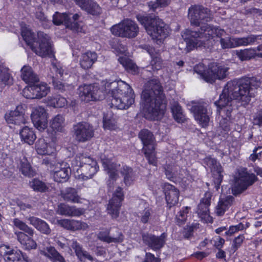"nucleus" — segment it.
<instances>
[{"label":"nucleus","mask_w":262,"mask_h":262,"mask_svg":"<svg viewBox=\"0 0 262 262\" xmlns=\"http://www.w3.org/2000/svg\"><path fill=\"white\" fill-rule=\"evenodd\" d=\"M261 81L255 77H244L228 82L215 104L219 107L217 113L222 118H230L232 111L230 104L233 99L247 104L254 96L255 90L260 86Z\"/></svg>","instance_id":"nucleus-1"},{"label":"nucleus","mask_w":262,"mask_h":262,"mask_svg":"<svg viewBox=\"0 0 262 262\" xmlns=\"http://www.w3.org/2000/svg\"><path fill=\"white\" fill-rule=\"evenodd\" d=\"M141 99L149 119L158 120L163 116L166 107L165 96L158 79H150L145 84Z\"/></svg>","instance_id":"nucleus-2"},{"label":"nucleus","mask_w":262,"mask_h":262,"mask_svg":"<svg viewBox=\"0 0 262 262\" xmlns=\"http://www.w3.org/2000/svg\"><path fill=\"white\" fill-rule=\"evenodd\" d=\"M224 32L222 30L213 29L209 25L201 27V31L186 29L182 35L184 40L179 45L180 50L188 53L195 47L205 46L206 42L215 34L222 36Z\"/></svg>","instance_id":"nucleus-3"},{"label":"nucleus","mask_w":262,"mask_h":262,"mask_svg":"<svg viewBox=\"0 0 262 262\" xmlns=\"http://www.w3.org/2000/svg\"><path fill=\"white\" fill-rule=\"evenodd\" d=\"M137 18L144 26L147 34L158 44L169 34L168 28L162 19L155 16L137 15Z\"/></svg>","instance_id":"nucleus-4"},{"label":"nucleus","mask_w":262,"mask_h":262,"mask_svg":"<svg viewBox=\"0 0 262 262\" xmlns=\"http://www.w3.org/2000/svg\"><path fill=\"white\" fill-rule=\"evenodd\" d=\"M101 162L104 170L109 175L110 179L107 181V185L111 188L114 185V182L118 177V171H120L123 177L124 183L126 186H130L136 180V176L133 169L126 165L121 167L119 164L115 163L110 159L102 158Z\"/></svg>","instance_id":"nucleus-5"},{"label":"nucleus","mask_w":262,"mask_h":262,"mask_svg":"<svg viewBox=\"0 0 262 262\" xmlns=\"http://www.w3.org/2000/svg\"><path fill=\"white\" fill-rule=\"evenodd\" d=\"M118 91H114L111 103L118 109H127L135 102L134 93L131 87L125 82H121Z\"/></svg>","instance_id":"nucleus-6"},{"label":"nucleus","mask_w":262,"mask_h":262,"mask_svg":"<svg viewBox=\"0 0 262 262\" xmlns=\"http://www.w3.org/2000/svg\"><path fill=\"white\" fill-rule=\"evenodd\" d=\"M139 137L144 145L142 151L147 159L148 163L154 166H157V160L155 148V141L152 133L148 129H143L139 134Z\"/></svg>","instance_id":"nucleus-7"},{"label":"nucleus","mask_w":262,"mask_h":262,"mask_svg":"<svg viewBox=\"0 0 262 262\" xmlns=\"http://www.w3.org/2000/svg\"><path fill=\"white\" fill-rule=\"evenodd\" d=\"M188 18L191 25L200 26V29L198 31H201V27L208 25L206 23L211 21L213 16L209 9L202 6H194L188 10Z\"/></svg>","instance_id":"nucleus-8"},{"label":"nucleus","mask_w":262,"mask_h":262,"mask_svg":"<svg viewBox=\"0 0 262 262\" xmlns=\"http://www.w3.org/2000/svg\"><path fill=\"white\" fill-rule=\"evenodd\" d=\"M257 180L256 176L249 173L246 168H242L238 172V177L235 179L232 187V193L237 196L244 192Z\"/></svg>","instance_id":"nucleus-9"},{"label":"nucleus","mask_w":262,"mask_h":262,"mask_svg":"<svg viewBox=\"0 0 262 262\" xmlns=\"http://www.w3.org/2000/svg\"><path fill=\"white\" fill-rule=\"evenodd\" d=\"M138 25L133 20L125 19L118 24L114 25L111 29L113 34L127 38L135 37L139 32Z\"/></svg>","instance_id":"nucleus-10"},{"label":"nucleus","mask_w":262,"mask_h":262,"mask_svg":"<svg viewBox=\"0 0 262 262\" xmlns=\"http://www.w3.org/2000/svg\"><path fill=\"white\" fill-rule=\"evenodd\" d=\"M38 47L34 45L32 47V50L37 55L42 57H53L54 56L53 45L48 35L42 32H38Z\"/></svg>","instance_id":"nucleus-11"},{"label":"nucleus","mask_w":262,"mask_h":262,"mask_svg":"<svg viewBox=\"0 0 262 262\" xmlns=\"http://www.w3.org/2000/svg\"><path fill=\"white\" fill-rule=\"evenodd\" d=\"M190 112L195 120L202 127L208 126L210 121V109L208 105L203 102H191Z\"/></svg>","instance_id":"nucleus-12"},{"label":"nucleus","mask_w":262,"mask_h":262,"mask_svg":"<svg viewBox=\"0 0 262 262\" xmlns=\"http://www.w3.org/2000/svg\"><path fill=\"white\" fill-rule=\"evenodd\" d=\"M78 91L81 100L86 102L104 98V92L96 84H84L80 86Z\"/></svg>","instance_id":"nucleus-13"},{"label":"nucleus","mask_w":262,"mask_h":262,"mask_svg":"<svg viewBox=\"0 0 262 262\" xmlns=\"http://www.w3.org/2000/svg\"><path fill=\"white\" fill-rule=\"evenodd\" d=\"M124 199V194L121 187H118L116 189L112 199L109 201L106 210L107 213L112 218L116 219L119 214L121 203Z\"/></svg>","instance_id":"nucleus-14"},{"label":"nucleus","mask_w":262,"mask_h":262,"mask_svg":"<svg viewBox=\"0 0 262 262\" xmlns=\"http://www.w3.org/2000/svg\"><path fill=\"white\" fill-rule=\"evenodd\" d=\"M74 135L78 142H84L91 139L94 136L93 126L86 122H80L74 126Z\"/></svg>","instance_id":"nucleus-15"},{"label":"nucleus","mask_w":262,"mask_h":262,"mask_svg":"<svg viewBox=\"0 0 262 262\" xmlns=\"http://www.w3.org/2000/svg\"><path fill=\"white\" fill-rule=\"evenodd\" d=\"M166 234L163 233L160 236L151 233H144L142 235L143 243L154 250L161 249L165 244Z\"/></svg>","instance_id":"nucleus-16"},{"label":"nucleus","mask_w":262,"mask_h":262,"mask_svg":"<svg viewBox=\"0 0 262 262\" xmlns=\"http://www.w3.org/2000/svg\"><path fill=\"white\" fill-rule=\"evenodd\" d=\"M204 162L211 169L212 173L215 188L217 190L223 180V169L221 164L217 162L216 160L210 156L206 157L204 159Z\"/></svg>","instance_id":"nucleus-17"},{"label":"nucleus","mask_w":262,"mask_h":262,"mask_svg":"<svg viewBox=\"0 0 262 262\" xmlns=\"http://www.w3.org/2000/svg\"><path fill=\"white\" fill-rule=\"evenodd\" d=\"M31 119L35 126L38 130H43L47 127V113L41 106H37L33 109L31 114Z\"/></svg>","instance_id":"nucleus-18"},{"label":"nucleus","mask_w":262,"mask_h":262,"mask_svg":"<svg viewBox=\"0 0 262 262\" xmlns=\"http://www.w3.org/2000/svg\"><path fill=\"white\" fill-rule=\"evenodd\" d=\"M34 231L32 229L30 233L15 231L14 234L23 248L26 250L35 249L37 247L36 242L33 239Z\"/></svg>","instance_id":"nucleus-19"},{"label":"nucleus","mask_w":262,"mask_h":262,"mask_svg":"<svg viewBox=\"0 0 262 262\" xmlns=\"http://www.w3.org/2000/svg\"><path fill=\"white\" fill-rule=\"evenodd\" d=\"M229 68L220 66L216 63H212L210 66V72H208V77L205 78L206 81L210 83L213 82L215 79L225 78L228 74Z\"/></svg>","instance_id":"nucleus-20"},{"label":"nucleus","mask_w":262,"mask_h":262,"mask_svg":"<svg viewBox=\"0 0 262 262\" xmlns=\"http://www.w3.org/2000/svg\"><path fill=\"white\" fill-rule=\"evenodd\" d=\"M76 4L81 9L92 15H99L102 13V9L94 0H75Z\"/></svg>","instance_id":"nucleus-21"},{"label":"nucleus","mask_w":262,"mask_h":262,"mask_svg":"<svg viewBox=\"0 0 262 262\" xmlns=\"http://www.w3.org/2000/svg\"><path fill=\"white\" fill-rule=\"evenodd\" d=\"M163 190L169 208L178 204L179 190L177 188L170 184L165 183L163 185Z\"/></svg>","instance_id":"nucleus-22"},{"label":"nucleus","mask_w":262,"mask_h":262,"mask_svg":"<svg viewBox=\"0 0 262 262\" xmlns=\"http://www.w3.org/2000/svg\"><path fill=\"white\" fill-rule=\"evenodd\" d=\"M56 212L58 214L66 216H79L84 213V209L62 203L58 205Z\"/></svg>","instance_id":"nucleus-23"},{"label":"nucleus","mask_w":262,"mask_h":262,"mask_svg":"<svg viewBox=\"0 0 262 262\" xmlns=\"http://www.w3.org/2000/svg\"><path fill=\"white\" fill-rule=\"evenodd\" d=\"M57 224L61 227L71 231L84 230L88 227V225L83 222L70 219L58 220L57 221Z\"/></svg>","instance_id":"nucleus-24"},{"label":"nucleus","mask_w":262,"mask_h":262,"mask_svg":"<svg viewBox=\"0 0 262 262\" xmlns=\"http://www.w3.org/2000/svg\"><path fill=\"white\" fill-rule=\"evenodd\" d=\"M71 173V169L66 163H58L54 170L53 178L57 182L66 181Z\"/></svg>","instance_id":"nucleus-25"},{"label":"nucleus","mask_w":262,"mask_h":262,"mask_svg":"<svg viewBox=\"0 0 262 262\" xmlns=\"http://www.w3.org/2000/svg\"><path fill=\"white\" fill-rule=\"evenodd\" d=\"M19 108V107L17 106L14 111H11L5 114V119L8 124L20 125L26 123L24 114Z\"/></svg>","instance_id":"nucleus-26"},{"label":"nucleus","mask_w":262,"mask_h":262,"mask_svg":"<svg viewBox=\"0 0 262 262\" xmlns=\"http://www.w3.org/2000/svg\"><path fill=\"white\" fill-rule=\"evenodd\" d=\"M0 253L7 262H16L23 256L20 250H15L7 245L1 247Z\"/></svg>","instance_id":"nucleus-27"},{"label":"nucleus","mask_w":262,"mask_h":262,"mask_svg":"<svg viewBox=\"0 0 262 262\" xmlns=\"http://www.w3.org/2000/svg\"><path fill=\"white\" fill-rule=\"evenodd\" d=\"M60 195L64 201L72 203H82L85 200L78 194L76 189L67 187L60 191Z\"/></svg>","instance_id":"nucleus-28"},{"label":"nucleus","mask_w":262,"mask_h":262,"mask_svg":"<svg viewBox=\"0 0 262 262\" xmlns=\"http://www.w3.org/2000/svg\"><path fill=\"white\" fill-rule=\"evenodd\" d=\"M236 54L242 61L250 60L256 57L262 58V52L258 51L257 47L236 51Z\"/></svg>","instance_id":"nucleus-29"},{"label":"nucleus","mask_w":262,"mask_h":262,"mask_svg":"<svg viewBox=\"0 0 262 262\" xmlns=\"http://www.w3.org/2000/svg\"><path fill=\"white\" fill-rule=\"evenodd\" d=\"M21 77L26 83L33 84L39 81L38 76L29 66H24L21 69Z\"/></svg>","instance_id":"nucleus-30"},{"label":"nucleus","mask_w":262,"mask_h":262,"mask_svg":"<svg viewBox=\"0 0 262 262\" xmlns=\"http://www.w3.org/2000/svg\"><path fill=\"white\" fill-rule=\"evenodd\" d=\"M213 29H219L221 30V29L215 28L213 27L212 26H210ZM224 32V33L221 36H217L215 34L213 35V36L211 37L208 40L210 39H213L215 37H217L220 38V41L221 45V47L222 49H230V48H234L238 47L237 44V37H226L225 38H222V37L225 34V32L223 29H222Z\"/></svg>","instance_id":"nucleus-31"},{"label":"nucleus","mask_w":262,"mask_h":262,"mask_svg":"<svg viewBox=\"0 0 262 262\" xmlns=\"http://www.w3.org/2000/svg\"><path fill=\"white\" fill-rule=\"evenodd\" d=\"M30 224L33 226L37 230L46 235H49L51 232L49 225L44 221L34 217L31 216L28 219Z\"/></svg>","instance_id":"nucleus-32"},{"label":"nucleus","mask_w":262,"mask_h":262,"mask_svg":"<svg viewBox=\"0 0 262 262\" xmlns=\"http://www.w3.org/2000/svg\"><path fill=\"white\" fill-rule=\"evenodd\" d=\"M234 198L229 195L224 198H220L216 206L215 213L218 216H222L232 205Z\"/></svg>","instance_id":"nucleus-33"},{"label":"nucleus","mask_w":262,"mask_h":262,"mask_svg":"<svg viewBox=\"0 0 262 262\" xmlns=\"http://www.w3.org/2000/svg\"><path fill=\"white\" fill-rule=\"evenodd\" d=\"M80 170L82 173L76 176L78 179L82 180H86L91 179L97 172L98 169L97 163H95L94 165L88 164L87 165H83L80 167Z\"/></svg>","instance_id":"nucleus-34"},{"label":"nucleus","mask_w":262,"mask_h":262,"mask_svg":"<svg viewBox=\"0 0 262 262\" xmlns=\"http://www.w3.org/2000/svg\"><path fill=\"white\" fill-rule=\"evenodd\" d=\"M13 77L9 73V69L3 66L0 65V91L6 85L12 84Z\"/></svg>","instance_id":"nucleus-35"},{"label":"nucleus","mask_w":262,"mask_h":262,"mask_svg":"<svg viewBox=\"0 0 262 262\" xmlns=\"http://www.w3.org/2000/svg\"><path fill=\"white\" fill-rule=\"evenodd\" d=\"M139 210L141 222L143 224L147 223L152 213L151 208L147 203L142 201L139 206Z\"/></svg>","instance_id":"nucleus-36"},{"label":"nucleus","mask_w":262,"mask_h":262,"mask_svg":"<svg viewBox=\"0 0 262 262\" xmlns=\"http://www.w3.org/2000/svg\"><path fill=\"white\" fill-rule=\"evenodd\" d=\"M97 57V54L94 52H88L82 54L80 61L81 67L84 69L91 68Z\"/></svg>","instance_id":"nucleus-37"},{"label":"nucleus","mask_w":262,"mask_h":262,"mask_svg":"<svg viewBox=\"0 0 262 262\" xmlns=\"http://www.w3.org/2000/svg\"><path fill=\"white\" fill-rule=\"evenodd\" d=\"M96 163V161L91 157L80 154L75 157L74 160L72 161V165L76 167H81L83 165L88 164L94 165Z\"/></svg>","instance_id":"nucleus-38"},{"label":"nucleus","mask_w":262,"mask_h":262,"mask_svg":"<svg viewBox=\"0 0 262 262\" xmlns=\"http://www.w3.org/2000/svg\"><path fill=\"white\" fill-rule=\"evenodd\" d=\"M21 139L29 145L33 144L36 138L34 131L27 126L24 127L19 133Z\"/></svg>","instance_id":"nucleus-39"},{"label":"nucleus","mask_w":262,"mask_h":262,"mask_svg":"<svg viewBox=\"0 0 262 262\" xmlns=\"http://www.w3.org/2000/svg\"><path fill=\"white\" fill-rule=\"evenodd\" d=\"M260 39V35L254 34H251L246 37H237L238 47L252 45L256 42L259 43L258 40Z\"/></svg>","instance_id":"nucleus-40"},{"label":"nucleus","mask_w":262,"mask_h":262,"mask_svg":"<svg viewBox=\"0 0 262 262\" xmlns=\"http://www.w3.org/2000/svg\"><path fill=\"white\" fill-rule=\"evenodd\" d=\"M18 167L19 170L24 176L28 177L34 176L35 171L33 170L26 157H24L22 159H20Z\"/></svg>","instance_id":"nucleus-41"},{"label":"nucleus","mask_w":262,"mask_h":262,"mask_svg":"<svg viewBox=\"0 0 262 262\" xmlns=\"http://www.w3.org/2000/svg\"><path fill=\"white\" fill-rule=\"evenodd\" d=\"M121 82H124V81L120 80L118 81H113V82H108V81H103L102 83V89L103 90H101L103 92H104V95L106 93H111L112 98H114V91L117 92L119 90V85Z\"/></svg>","instance_id":"nucleus-42"},{"label":"nucleus","mask_w":262,"mask_h":262,"mask_svg":"<svg viewBox=\"0 0 262 262\" xmlns=\"http://www.w3.org/2000/svg\"><path fill=\"white\" fill-rule=\"evenodd\" d=\"M50 124L54 130L62 132L65 126L64 118L61 115H57L51 119Z\"/></svg>","instance_id":"nucleus-43"},{"label":"nucleus","mask_w":262,"mask_h":262,"mask_svg":"<svg viewBox=\"0 0 262 262\" xmlns=\"http://www.w3.org/2000/svg\"><path fill=\"white\" fill-rule=\"evenodd\" d=\"M42 253L55 261L66 262L64 258L53 247H47Z\"/></svg>","instance_id":"nucleus-44"},{"label":"nucleus","mask_w":262,"mask_h":262,"mask_svg":"<svg viewBox=\"0 0 262 262\" xmlns=\"http://www.w3.org/2000/svg\"><path fill=\"white\" fill-rule=\"evenodd\" d=\"M36 150L39 155H50L52 150L45 140L42 138L39 139L35 144Z\"/></svg>","instance_id":"nucleus-45"},{"label":"nucleus","mask_w":262,"mask_h":262,"mask_svg":"<svg viewBox=\"0 0 262 262\" xmlns=\"http://www.w3.org/2000/svg\"><path fill=\"white\" fill-rule=\"evenodd\" d=\"M33 86L37 99L45 97L50 92V88L46 83H33Z\"/></svg>","instance_id":"nucleus-46"},{"label":"nucleus","mask_w":262,"mask_h":262,"mask_svg":"<svg viewBox=\"0 0 262 262\" xmlns=\"http://www.w3.org/2000/svg\"><path fill=\"white\" fill-rule=\"evenodd\" d=\"M171 112L174 119L178 123H182L185 118L183 115L182 109L178 102H174L171 107Z\"/></svg>","instance_id":"nucleus-47"},{"label":"nucleus","mask_w":262,"mask_h":262,"mask_svg":"<svg viewBox=\"0 0 262 262\" xmlns=\"http://www.w3.org/2000/svg\"><path fill=\"white\" fill-rule=\"evenodd\" d=\"M48 104L54 107H63L67 104V100L59 95L48 98Z\"/></svg>","instance_id":"nucleus-48"},{"label":"nucleus","mask_w":262,"mask_h":262,"mask_svg":"<svg viewBox=\"0 0 262 262\" xmlns=\"http://www.w3.org/2000/svg\"><path fill=\"white\" fill-rule=\"evenodd\" d=\"M21 35L27 44L32 48V47L34 45L35 42L34 33L27 28H23L21 30Z\"/></svg>","instance_id":"nucleus-49"},{"label":"nucleus","mask_w":262,"mask_h":262,"mask_svg":"<svg viewBox=\"0 0 262 262\" xmlns=\"http://www.w3.org/2000/svg\"><path fill=\"white\" fill-rule=\"evenodd\" d=\"M68 15L66 13L56 12L53 16V23L56 25L64 24L66 27L71 26V24L68 21Z\"/></svg>","instance_id":"nucleus-50"},{"label":"nucleus","mask_w":262,"mask_h":262,"mask_svg":"<svg viewBox=\"0 0 262 262\" xmlns=\"http://www.w3.org/2000/svg\"><path fill=\"white\" fill-rule=\"evenodd\" d=\"M165 174L169 180H171L174 177L178 175V171L179 167L174 164H166L164 166Z\"/></svg>","instance_id":"nucleus-51"},{"label":"nucleus","mask_w":262,"mask_h":262,"mask_svg":"<svg viewBox=\"0 0 262 262\" xmlns=\"http://www.w3.org/2000/svg\"><path fill=\"white\" fill-rule=\"evenodd\" d=\"M30 186L34 191L40 192H46L49 189V187L44 182L38 179H33L30 182Z\"/></svg>","instance_id":"nucleus-52"},{"label":"nucleus","mask_w":262,"mask_h":262,"mask_svg":"<svg viewBox=\"0 0 262 262\" xmlns=\"http://www.w3.org/2000/svg\"><path fill=\"white\" fill-rule=\"evenodd\" d=\"M170 0H156V1H150L148 3V5L150 9L155 11L157 9L161 7H164L167 6Z\"/></svg>","instance_id":"nucleus-53"},{"label":"nucleus","mask_w":262,"mask_h":262,"mask_svg":"<svg viewBox=\"0 0 262 262\" xmlns=\"http://www.w3.org/2000/svg\"><path fill=\"white\" fill-rule=\"evenodd\" d=\"M123 66L128 72L133 74H136L138 72V68L137 66L130 60L126 58L122 59Z\"/></svg>","instance_id":"nucleus-54"},{"label":"nucleus","mask_w":262,"mask_h":262,"mask_svg":"<svg viewBox=\"0 0 262 262\" xmlns=\"http://www.w3.org/2000/svg\"><path fill=\"white\" fill-rule=\"evenodd\" d=\"M12 222L14 225L20 230L23 231V232L30 233L32 231V228L29 227L26 223L17 218L13 219Z\"/></svg>","instance_id":"nucleus-55"},{"label":"nucleus","mask_w":262,"mask_h":262,"mask_svg":"<svg viewBox=\"0 0 262 262\" xmlns=\"http://www.w3.org/2000/svg\"><path fill=\"white\" fill-rule=\"evenodd\" d=\"M189 209L190 207H185L182 210L180 211L178 214L176 215V218L178 224L181 225L186 222Z\"/></svg>","instance_id":"nucleus-56"},{"label":"nucleus","mask_w":262,"mask_h":262,"mask_svg":"<svg viewBox=\"0 0 262 262\" xmlns=\"http://www.w3.org/2000/svg\"><path fill=\"white\" fill-rule=\"evenodd\" d=\"M23 94L27 99H37L33 84L26 87L23 91Z\"/></svg>","instance_id":"nucleus-57"},{"label":"nucleus","mask_w":262,"mask_h":262,"mask_svg":"<svg viewBox=\"0 0 262 262\" xmlns=\"http://www.w3.org/2000/svg\"><path fill=\"white\" fill-rule=\"evenodd\" d=\"M194 71L200 75V77L206 81V77H208V72H210V70L206 71L203 64L200 63L194 67Z\"/></svg>","instance_id":"nucleus-58"},{"label":"nucleus","mask_w":262,"mask_h":262,"mask_svg":"<svg viewBox=\"0 0 262 262\" xmlns=\"http://www.w3.org/2000/svg\"><path fill=\"white\" fill-rule=\"evenodd\" d=\"M199 224L195 223L192 224L191 226H187L184 229L183 236L184 238H189L192 235L194 230L199 228Z\"/></svg>","instance_id":"nucleus-59"},{"label":"nucleus","mask_w":262,"mask_h":262,"mask_svg":"<svg viewBox=\"0 0 262 262\" xmlns=\"http://www.w3.org/2000/svg\"><path fill=\"white\" fill-rule=\"evenodd\" d=\"M109 239V244L111 243H119L123 242L124 236L119 230L116 229V234L114 233L110 235Z\"/></svg>","instance_id":"nucleus-60"},{"label":"nucleus","mask_w":262,"mask_h":262,"mask_svg":"<svg viewBox=\"0 0 262 262\" xmlns=\"http://www.w3.org/2000/svg\"><path fill=\"white\" fill-rule=\"evenodd\" d=\"M150 64L154 71H157L161 69L162 67V60L159 56L152 57Z\"/></svg>","instance_id":"nucleus-61"},{"label":"nucleus","mask_w":262,"mask_h":262,"mask_svg":"<svg viewBox=\"0 0 262 262\" xmlns=\"http://www.w3.org/2000/svg\"><path fill=\"white\" fill-rule=\"evenodd\" d=\"M249 158L252 162L255 161L256 159L260 160L262 159V147L255 148Z\"/></svg>","instance_id":"nucleus-62"},{"label":"nucleus","mask_w":262,"mask_h":262,"mask_svg":"<svg viewBox=\"0 0 262 262\" xmlns=\"http://www.w3.org/2000/svg\"><path fill=\"white\" fill-rule=\"evenodd\" d=\"M79 16L77 14H75L73 15L71 17V15H68V21L70 24H71V26H69V28L72 30H78V25L76 22V20L78 19Z\"/></svg>","instance_id":"nucleus-63"},{"label":"nucleus","mask_w":262,"mask_h":262,"mask_svg":"<svg viewBox=\"0 0 262 262\" xmlns=\"http://www.w3.org/2000/svg\"><path fill=\"white\" fill-rule=\"evenodd\" d=\"M70 242L71 244V247L75 251L76 255L77 257H78L79 255L81 254V253L83 250L82 246L76 240L73 239V240L70 241Z\"/></svg>","instance_id":"nucleus-64"}]
</instances>
